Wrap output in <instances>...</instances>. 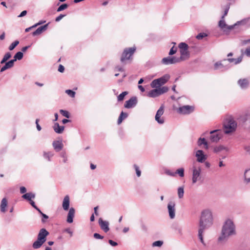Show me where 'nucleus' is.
<instances>
[{
    "mask_svg": "<svg viewBox=\"0 0 250 250\" xmlns=\"http://www.w3.org/2000/svg\"><path fill=\"white\" fill-rule=\"evenodd\" d=\"M11 57V54L10 52H7L4 56L3 59L0 62V63L2 64L5 62L9 59Z\"/></svg>",
    "mask_w": 250,
    "mask_h": 250,
    "instance_id": "obj_37",
    "label": "nucleus"
},
{
    "mask_svg": "<svg viewBox=\"0 0 250 250\" xmlns=\"http://www.w3.org/2000/svg\"><path fill=\"white\" fill-rule=\"evenodd\" d=\"M245 181L248 183L250 182V168L245 170L244 173Z\"/></svg>",
    "mask_w": 250,
    "mask_h": 250,
    "instance_id": "obj_34",
    "label": "nucleus"
},
{
    "mask_svg": "<svg viewBox=\"0 0 250 250\" xmlns=\"http://www.w3.org/2000/svg\"><path fill=\"white\" fill-rule=\"evenodd\" d=\"M162 63L165 65L174 64L180 62L179 58L175 57H167L162 59Z\"/></svg>",
    "mask_w": 250,
    "mask_h": 250,
    "instance_id": "obj_14",
    "label": "nucleus"
},
{
    "mask_svg": "<svg viewBox=\"0 0 250 250\" xmlns=\"http://www.w3.org/2000/svg\"><path fill=\"white\" fill-rule=\"evenodd\" d=\"M229 4H227L226 6V7H225V9L224 13L223 15L222 16V17H221L222 19H224L225 17L226 16H227V15L228 14V13L229 12Z\"/></svg>",
    "mask_w": 250,
    "mask_h": 250,
    "instance_id": "obj_48",
    "label": "nucleus"
},
{
    "mask_svg": "<svg viewBox=\"0 0 250 250\" xmlns=\"http://www.w3.org/2000/svg\"><path fill=\"white\" fill-rule=\"evenodd\" d=\"M195 156L196 158V161L198 163H203L207 159L208 156L206 155L202 150H198L195 153Z\"/></svg>",
    "mask_w": 250,
    "mask_h": 250,
    "instance_id": "obj_13",
    "label": "nucleus"
},
{
    "mask_svg": "<svg viewBox=\"0 0 250 250\" xmlns=\"http://www.w3.org/2000/svg\"><path fill=\"white\" fill-rule=\"evenodd\" d=\"M23 56V53L21 52H18L14 56V59H13L15 62L17 60H21L22 59Z\"/></svg>",
    "mask_w": 250,
    "mask_h": 250,
    "instance_id": "obj_36",
    "label": "nucleus"
},
{
    "mask_svg": "<svg viewBox=\"0 0 250 250\" xmlns=\"http://www.w3.org/2000/svg\"><path fill=\"white\" fill-rule=\"evenodd\" d=\"M7 204L8 202L7 199H6V198H3L1 201L0 206V210L1 212L3 213L6 212V208L7 206Z\"/></svg>",
    "mask_w": 250,
    "mask_h": 250,
    "instance_id": "obj_28",
    "label": "nucleus"
},
{
    "mask_svg": "<svg viewBox=\"0 0 250 250\" xmlns=\"http://www.w3.org/2000/svg\"><path fill=\"white\" fill-rule=\"evenodd\" d=\"M35 197V194L32 192L26 193L22 196V198L28 200V201H30L31 200H32V199H33Z\"/></svg>",
    "mask_w": 250,
    "mask_h": 250,
    "instance_id": "obj_32",
    "label": "nucleus"
},
{
    "mask_svg": "<svg viewBox=\"0 0 250 250\" xmlns=\"http://www.w3.org/2000/svg\"><path fill=\"white\" fill-rule=\"evenodd\" d=\"M248 21L249 19H244L240 21H238L233 25H228L226 23L224 19H221V20L219 21L218 25L224 32H229L233 29V28L236 25L246 24L248 22Z\"/></svg>",
    "mask_w": 250,
    "mask_h": 250,
    "instance_id": "obj_5",
    "label": "nucleus"
},
{
    "mask_svg": "<svg viewBox=\"0 0 250 250\" xmlns=\"http://www.w3.org/2000/svg\"><path fill=\"white\" fill-rule=\"evenodd\" d=\"M58 71L61 73L63 72L64 71V66L63 65H62V64H60L59 66V68H58Z\"/></svg>",
    "mask_w": 250,
    "mask_h": 250,
    "instance_id": "obj_57",
    "label": "nucleus"
},
{
    "mask_svg": "<svg viewBox=\"0 0 250 250\" xmlns=\"http://www.w3.org/2000/svg\"><path fill=\"white\" fill-rule=\"evenodd\" d=\"M108 243L111 245L112 246L115 247L117 246L118 244L116 242L113 241L112 240H109Z\"/></svg>",
    "mask_w": 250,
    "mask_h": 250,
    "instance_id": "obj_60",
    "label": "nucleus"
},
{
    "mask_svg": "<svg viewBox=\"0 0 250 250\" xmlns=\"http://www.w3.org/2000/svg\"><path fill=\"white\" fill-rule=\"evenodd\" d=\"M128 94V92L126 91L123 92L118 96V101H122L124 100L125 97Z\"/></svg>",
    "mask_w": 250,
    "mask_h": 250,
    "instance_id": "obj_41",
    "label": "nucleus"
},
{
    "mask_svg": "<svg viewBox=\"0 0 250 250\" xmlns=\"http://www.w3.org/2000/svg\"><path fill=\"white\" fill-rule=\"evenodd\" d=\"M49 232L45 229H40L37 237V240L33 244V248L35 249L40 248L46 240V236Z\"/></svg>",
    "mask_w": 250,
    "mask_h": 250,
    "instance_id": "obj_4",
    "label": "nucleus"
},
{
    "mask_svg": "<svg viewBox=\"0 0 250 250\" xmlns=\"http://www.w3.org/2000/svg\"><path fill=\"white\" fill-rule=\"evenodd\" d=\"M137 103V99L136 97H132L128 101H126L124 104V106L126 108H131L136 105Z\"/></svg>",
    "mask_w": 250,
    "mask_h": 250,
    "instance_id": "obj_17",
    "label": "nucleus"
},
{
    "mask_svg": "<svg viewBox=\"0 0 250 250\" xmlns=\"http://www.w3.org/2000/svg\"><path fill=\"white\" fill-rule=\"evenodd\" d=\"M99 224L102 229L105 232H107L109 230V223L107 221H104L102 218L99 219Z\"/></svg>",
    "mask_w": 250,
    "mask_h": 250,
    "instance_id": "obj_21",
    "label": "nucleus"
},
{
    "mask_svg": "<svg viewBox=\"0 0 250 250\" xmlns=\"http://www.w3.org/2000/svg\"><path fill=\"white\" fill-rule=\"evenodd\" d=\"M175 206L176 204L173 201H170L167 204V210L169 218L173 219L175 217Z\"/></svg>",
    "mask_w": 250,
    "mask_h": 250,
    "instance_id": "obj_12",
    "label": "nucleus"
},
{
    "mask_svg": "<svg viewBox=\"0 0 250 250\" xmlns=\"http://www.w3.org/2000/svg\"><path fill=\"white\" fill-rule=\"evenodd\" d=\"M65 93L68 94L70 97L74 98L76 95L75 92L70 90L67 89L65 90Z\"/></svg>",
    "mask_w": 250,
    "mask_h": 250,
    "instance_id": "obj_46",
    "label": "nucleus"
},
{
    "mask_svg": "<svg viewBox=\"0 0 250 250\" xmlns=\"http://www.w3.org/2000/svg\"><path fill=\"white\" fill-rule=\"evenodd\" d=\"M181 57L179 58L180 61L181 60H184L189 58V53L188 50H180Z\"/></svg>",
    "mask_w": 250,
    "mask_h": 250,
    "instance_id": "obj_29",
    "label": "nucleus"
},
{
    "mask_svg": "<svg viewBox=\"0 0 250 250\" xmlns=\"http://www.w3.org/2000/svg\"><path fill=\"white\" fill-rule=\"evenodd\" d=\"M236 234L235 226L233 221L229 219L223 224L220 235L218 238V242L223 244L226 242L229 238Z\"/></svg>",
    "mask_w": 250,
    "mask_h": 250,
    "instance_id": "obj_2",
    "label": "nucleus"
},
{
    "mask_svg": "<svg viewBox=\"0 0 250 250\" xmlns=\"http://www.w3.org/2000/svg\"><path fill=\"white\" fill-rule=\"evenodd\" d=\"M15 61L13 60H11L8 62H5V65L9 69L12 67L14 66V63Z\"/></svg>",
    "mask_w": 250,
    "mask_h": 250,
    "instance_id": "obj_45",
    "label": "nucleus"
},
{
    "mask_svg": "<svg viewBox=\"0 0 250 250\" xmlns=\"http://www.w3.org/2000/svg\"><path fill=\"white\" fill-rule=\"evenodd\" d=\"M53 129L56 133L58 134H61L63 132L64 130V126H61L59 125V123H56L54 124Z\"/></svg>",
    "mask_w": 250,
    "mask_h": 250,
    "instance_id": "obj_27",
    "label": "nucleus"
},
{
    "mask_svg": "<svg viewBox=\"0 0 250 250\" xmlns=\"http://www.w3.org/2000/svg\"><path fill=\"white\" fill-rule=\"evenodd\" d=\"M201 168L200 167H193L192 177V182L193 184H195L201 179Z\"/></svg>",
    "mask_w": 250,
    "mask_h": 250,
    "instance_id": "obj_10",
    "label": "nucleus"
},
{
    "mask_svg": "<svg viewBox=\"0 0 250 250\" xmlns=\"http://www.w3.org/2000/svg\"><path fill=\"white\" fill-rule=\"evenodd\" d=\"M134 167L135 169L136 175L137 177H140L141 175V171L140 170L139 167L136 165H134Z\"/></svg>",
    "mask_w": 250,
    "mask_h": 250,
    "instance_id": "obj_47",
    "label": "nucleus"
},
{
    "mask_svg": "<svg viewBox=\"0 0 250 250\" xmlns=\"http://www.w3.org/2000/svg\"><path fill=\"white\" fill-rule=\"evenodd\" d=\"M39 121V119H36V127H37V130L38 131H40L42 129V127L39 125V124H38Z\"/></svg>",
    "mask_w": 250,
    "mask_h": 250,
    "instance_id": "obj_59",
    "label": "nucleus"
},
{
    "mask_svg": "<svg viewBox=\"0 0 250 250\" xmlns=\"http://www.w3.org/2000/svg\"><path fill=\"white\" fill-rule=\"evenodd\" d=\"M204 163H205V165L206 167L209 168L210 167V164L208 162H207V161H205Z\"/></svg>",
    "mask_w": 250,
    "mask_h": 250,
    "instance_id": "obj_63",
    "label": "nucleus"
},
{
    "mask_svg": "<svg viewBox=\"0 0 250 250\" xmlns=\"http://www.w3.org/2000/svg\"><path fill=\"white\" fill-rule=\"evenodd\" d=\"M169 78V75L166 74L160 78L153 80L150 83V85L152 88L161 87V86L165 84Z\"/></svg>",
    "mask_w": 250,
    "mask_h": 250,
    "instance_id": "obj_7",
    "label": "nucleus"
},
{
    "mask_svg": "<svg viewBox=\"0 0 250 250\" xmlns=\"http://www.w3.org/2000/svg\"><path fill=\"white\" fill-rule=\"evenodd\" d=\"M245 54L247 56L250 57V47L246 49Z\"/></svg>",
    "mask_w": 250,
    "mask_h": 250,
    "instance_id": "obj_62",
    "label": "nucleus"
},
{
    "mask_svg": "<svg viewBox=\"0 0 250 250\" xmlns=\"http://www.w3.org/2000/svg\"><path fill=\"white\" fill-rule=\"evenodd\" d=\"M237 83L239 86L242 89H247L250 85L248 79L246 78L239 79L237 82Z\"/></svg>",
    "mask_w": 250,
    "mask_h": 250,
    "instance_id": "obj_19",
    "label": "nucleus"
},
{
    "mask_svg": "<svg viewBox=\"0 0 250 250\" xmlns=\"http://www.w3.org/2000/svg\"><path fill=\"white\" fill-rule=\"evenodd\" d=\"M48 24H46L43 26H40L34 32H33V36H37L42 33V31L46 30Z\"/></svg>",
    "mask_w": 250,
    "mask_h": 250,
    "instance_id": "obj_26",
    "label": "nucleus"
},
{
    "mask_svg": "<svg viewBox=\"0 0 250 250\" xmlns=\"http://www.w3.org/2000/svg\"><path fill=\"white\" fill-rule=\"evenodd\" d=\"M245 149L247 152H248L249 154H250V146H246L245 147Z\"/></svg>",
    "mask_w": 250,
    "mask_h": 250,
    "instance_id": "obj_64",
    "label": "nucleus"
},
{
    "mask_svg": "<svg viewBox=\"0 0 250 250\" xmlns=\"http://www.w3.org/2000/svg\"><path fill=\"white\" fill-rule=\"evenodd\" d=\"M115 71H120V72H124V69L122 66L118 65V66H116Z\"/></svg>",
    "mask_w": 250,
    "mask_h": 250,
    "instance_id": "obj_55",
    "label": "nucleus"
},
{
    "mask_svg": "<svg viewBox=\"0 0 250 250\" xmlns=\"http://www.w3.org/2000/svg\"><path fill=\"white\" fill-rule=\"evenodd\" d=\"M52 146L56 152L60 151L63 147L62 140L54 141L52 143Z\"/></svg>",
    "mask_w": 250,
    "mask_h": 250,
    "instance_id": "obj_16",
    "label": "nucleus"
},
{
    "mask_svg": "<svg viewBox=\"0 0 250 250\" xmlns=\"http://www.w3.org/2000/svg\"><path fill=\"white\" fill-rule=\"evenodd\" d=\"M19 42L18 41H14L9 46V49L10 50H13L19 44Z\"/></svg>",
    "mask_w": 250,
    "mask_h": 250,
    "instance_id": "obj_42",
    "label": "nucleus"
},
{
    "mask_svg": "<svg viewBox=\"0 0 250 250\" xmlns=\"http://www.w3.org/2000/svg\"><path fill=\"white\" fill-rule=\"evenodd\" d=\"M164 107L162 105L157 110L155 117V120L159 124H163L164 123V119L163 118H161V116L164 114Z\"/></svg>",
    "mask_w": 250,
    "mask_h": 250,
    "instance_id": "obj_15",
    "label": "nucleus"
},
{
    "mask_svg": "<svg viewBox=\"0 0 250 250\" xmlns=\"http://www.w3.org/2000/svg\"><path fill=\"white\" fill-rule=\"evenodd\" d=\"M177 51V48L176 47H174V46H173L172 47H171V48L170 49V51L169 52V53L168 54L169 55H172L173 54H174Z\"/></svg>",
    "mask_w": 250,
    "mask_h": 250,
    "instance_id": "obj_51",
    "label": "nucleus"
},
{
    "mask_svg": "<svg viewBox=\"0 0 250 250\" xmlns=\"http://www.w3.org/2000/svg\"><path fill=\"white\" fill-rule=\"evenodd\" d=\"M242 60V58L241 57H239V58L237 59H234V58H229L228 59H224L223 60L224 62H227V61H228L230 63L233 62L235 64H237L241 62Z\"/></svg>",
    "mask_w": 250,
    "mask_h": 250,
    "instance_id": "obj_30",
    "label": "nucleus"
},
{
    "mask_svg": "<svg viewBox=\"0 0 250 250\" xmlns=\"http://www.w3.org/2000/svg\"><path fill=\"white\" fill-rule=\"evenodd\" d=\"M41 214L43 217V218L42 220V222H43V223L45 222V219H47L48 218V216L47 215L44 214L43 213H42V214Z\"/></svg>",
    "mask_w": 250,
    "mask_h": 250,
    "instance_id": "obj_56",
    "label": "nucleus"
},
{
    "mask_svg": "<svg viewBox=\"0 0 250 250\" xmlns=\"http://www.w3.org/2000/svg\"><path fill=\"white\" fill-rule=\"evenodd\" d=\"M175 174H178L181 177L184 176V169L183 168H180L176 170L175 172Z\"/></svg>",
    "mask_w": 250,
    "mask_h": 250,
    "instance_id": "obj_40",
    "label": "nucleus"
},
{
    "mask_svg": "<svg viewBox=\"0 0 250 250\" xmlns=\"http://www.w3.org/2000/svg\"><path fill=\"white\" fill-rule=\"evenodd\" d=\"M226 62H217L214 64V69L216 70H221L222 71L228 69L229 66L226 64Z\"/></svg>",
    "mask_w": 250,
    "mask_h": 250,
    "instance_id": "obj_20",
    "label": "nucleus"
},
{
    "mask_svg": "<svg viewBox=\"0 0 250 250\" xmlns=\"http://www.w3.org/2000/svg\"><path fill=\"white\" fill-rule=\"evenodd\" d=\"M207 36V34H206L205 33H200L196 36V38L198 40H201L203 38L206 37Z\"/></svg>",
    "mask_w": 250,
    "mask_h": 250,
    "instance_id": "obj_49",
    "label": "nucleus"
},
{
    "mask_svg": "<svg viewBox=\"0 0 250 250\" xmlns=\"http://www.w3.org/2000/svg\"><path fill=\"white\" fill-rule=\"evenodd\" d=\"M93 236L95 239H102L104 238L103 236L97 233H95L93 235Z\"/></svg>",
    "mask_w": 250,
    "mask_h": 250,
    "instance_id": "obj_53",
    "label": "nucleus"
},
{
    "mask_svg": "<svg viewBox=\"0 0 250 250\" xmlns=\"http://www.w3.org/2000/svg\"><path fill=\"white\" fill-rule=\"evenodd\" d=\"M27 190L26 188L24 187H21L20 188V193L21 194H23L26 193Z\"/></svg>",
    "mask_w": 250,
    "mask_h": 250,
    "instance_id": "obj_58",
    "label": "nucleus"
},
{
    "mask_svg": "<svg viewBox=\"0 0 250 250\" xmlns=\"http://www.w3.org/2000/svg\"><path fill=\"white\" fill-rule=\"evenodd\" d=\"M60 113L64 117L69 118L70 117L69 113L63 109L60 110Z\"/></svg>",
    "mask_w": 250,
    "mask_h": 250,
    "instance_id": "obj_43",
    "label": "nucleus"
},
{
    "mask_svg": "<svg viewBox=\"0 0 250 250\" xmlns=\"http://www.w3.org/2000/svg\"><path fill=\"white\" fill-rule=\"evenodd\" d=\"M26 14L27 11L26 10H24L21 13V14L18 16V17H22L26 15Z\"/></svg>",
    "mask_w": 250,
    "mask_h": 250,
    "instance_id": "obj_61",
    "label": "nucleus"
},
{
    "mask_svg": "<svg viewBox=\"0 0 250 250\" xmlns=\"http://www.w3.org/2000/svg\"><path fill=\"white\" fill-rule=\"evenodd\" d=\"M224 132L226 134H229L234 132L237 127V123L233 117L229 116L227 117L224 123Z\"/></svg>",
    "mask_w": 250,
    "mask_h": 250,
    "instance_id": "obj_3",
    "label": "nucleus"
},
{
    "mask_svg": "<svg viewBox=\"0 0 250 250\" xmlns=\"http://www.w3.org/2000/svg\"><path fill=\"white\" fill-rule=\"evenodd\" d=\"M224 150H225L226 151H228V149L227 147H226L225 146H222V145L216 146L214 147L213 148V152L216 153H218L221 152Z\"/></svg>",
    "mask_w": 250,
    "mask_h": 250,
    "instance_id": "obj_31",
    "label": "nucleus"
},
{
    "mask_svg": "<svg viewBox=\"0 0 250 250\" xmlns=\"http://www.w3.org/2000/svg\"><path fill=\"white\" fill-rule=\"evenodd\" d=\"M165 173L169 176H175V172H171L170 170L167 169L165 171Z\"/></svg>",
    "mask_w": 250,
    "mask_h": 250,
    "instance_id": "obj_52",
    "label": "nucleus"
},
{
    "mask_svg": "<svg viewBox=\"0 0 250 250\" xmlns=\"http://www.w3.org/2000/svg\"><path fill=\"white\" fill-rule=\"evenodd\" d=\"M238 120L242 123L249 121L250 123V107L239 117Z\"/></svg>",
    "mask_w": 250,
    "mask_h": 250,
    "instance_id": "obj_18",
    "label": "nucleus"
},
{
    "mask_svg": "<svg viewBox=\"0 0 250 250\" xmlns=\"http://www.w3.org/2000/svg\"><path fill=\"white\" fill-rule=\"evenodd\" d=\"M179 48H180V50H188V46L185 42H181L178 45Z\"/></svg>",
    "mask_w": 250,
    "mask_h": 250,
    "instance_id": "obj_38",
    "label": "nucleus"
},
{
    "mask_svg": "<svg viewBox=\"0 0 250 250\" xmlns=\"http://www.w3.org/2000/svg\"><path fill=\"white\" fill-rule=\"evenodd\" d=\"M168 90V88L167 86L156 88L155 89L150 91L147 95L149 97L155 98L166 93Z\"/></svg>",
    "mask_w": 250,
    "mask_h": 250,
    "instance_id": "obj_8",
    "label": "nucleus"
},
{
    "mask_svg": "<svg viewBox=\"0 0 250 250\" xmlns=\"http://www.w3.org/2000/svg\"><path fill=\"white\" fill-rule=\"evenodd\" d=\"M213 224V217L211 211L205 209L202 212L199 221V229L198 230V237L201 242L204 245L205 244L203 240V233L204 230L208 229Z\"/></svg>",
    "mask_w": 250,
    "mask_h": 250,
    "instance_id": "obj_1",
    "label": "nucleus"
},
{
    "mask_svg": "<svg viewBox=\"0 0 250 250\" xmlns=\"http://www.w3.org/2000/svg\"><path fill=\"white\" fill-rule=\"evenodd\" d=\"M197 145L199 146L204 145V148L206 149H208V143L204 138H199L197 141Z\"/></svg>",
    "mask_w": 250,
    "mask_h": 250,
    "instance_id": "obj_24",
    "label": "nucleus"
},
{
    "mask_svg": "<svg viewBox=\"0 0 250 250\" xmlns=\"http://www.w3.org/2000/svg\"><path fill=\"white\" fill-rule=\"evenodd\" d=\"M70 205V198L68 195H66L63 200L62 207L64 210H68Z\"/></svg>",
    "mask_w": 250,
    "mask_h": 250,
    "instance_id": "obj_23",
    "label": "nucleus"
},
{
    "mask_svg": "<svg viewBox=\"0 0 250 250\" xmlns=\"http://www.w3.org/2000/svg\"><path fill=\"white\" fill-rule=\"evenodd\" d=\"M65 16V15L60 14L59 16L56 18L55 21L56 22H58L60 21Z\"/></svg>",
    "mask_w": 250,
    "mask_h": 250,
    "instance_id": "obj_54",
    "label": "nucleus"
},
{
    "mask_svg": "<svg viewBox=\"0 0 250 250\" xmlns=\"http://www.w3.org/2000/svg\"><path fill=\"white\" fill-rule=\"evenodd\" d=\"M68 6V5L66 3L62 4L57 9V12H60L62 11L65 9H66Z\"/></svg>",
    "mask_w": 250,
    "mask_h": 250,
    "instance_id": "obj_44",
    "label": "nucleus"
},
{
    "mask_svg": "<svg viewBox=\"0 0 250 250\" xmlns=\"http://www.w3.org/2000/svg\"><path fill=\"white\" fill-rule=\"evenodd\" d=\"M194 106L187 105L179 107L177 109V111L179 114L186 115L192 113L194 111Z\"/></svg>",
    "mask_w": 250,
    "mask_h": 250,
    "instance_id": "obj_11",
    "label": "nucleus"
},
{
    "mask_svg": "<svg viewBox=\"0 0 250 250\" xmlns=\"http://www.w3.org/2000/svg\"><path fill=\"white\" fill-rule=\"evenodd\" d=\"M60 156L62 158V162L66 163L68 162V157L65 151H63L60 153Z\"/></svg>",
    "mask_w": 250,
    "mask_h": 250,
    "instance_id": "obj_35",
    "label": "nucleus"
},
{
    "mask_svg": "<svg viewBox=\"0 0 250 250\" xmlns=\"http://www.w3.org/2000/svg\"><path fill=\"white\" fill-rule=\"evenodd\" d=\"M136 50L135 47L125 48L121 57V62L123 64H126L127 61H131L132 56Z\"/></svg>",
    "mask_w": 250,
    "mask_h": 250,
    "instance_id": "obj_6",
    "label": "nucleus"
},
{
    "mask_svg": "<svg viewBox=\"0 0 250 250\" xmlns=\"http://www.w3.org/2000/svg\"><path fill=\"white\" fill-rule=\"evenodd\" d=\"M184 187H179L178 188V197L181 199L184 196Z\"/></svg>",
    "mask_w": 250,
    "mask_h": 250,
    "instance_id": "obj_39",
    "label": "nucleus"
},
{
    "mask_svg": "<svg viewBox=\"0 0 250 250\" xmlns=\"http://www.w3.org/2000/svg\"><path fill=\"white\" fill-rule=\"evenodd\" d=\"M54 156V153L53 151H43V157L48 162L52 160V158Z\"/></svg>",
    "mask_w": 250,
    "mask_h": 250,
    "instance_id": "obj_25",
    "label": "nucleus"
},
{
    "mask_svg": "<svg viewBox=\"0 0 250 250\" xmlns=\"http://www.w3.org/2000/svg\"><path fill=\"white\" fill-rule=\"evenodd\" d=\"M128 116V114L126 113H125L122 111L118 120V124H120L123 120L126 118Z\"/></svg>",
    "mask_w": 250,
    "mask_h": 250,
    "instance_id": "obj_33",
    "label": "nucleus"
},
{
    "mask_svg": "<svg viewBox=\"0 0 250 250\" xmlns=\"http://www.w3.org/2000/svg\"><path fill=\"white\" fill-rule=\"evenodd\" d=\"M210 140L211 142H218L223 136V131L220 129L214 130L210 131Z\"/></svg>",
    "mask_w": 250,
    "mask_h": 250,
    "instance_id": "obj_9",
    "label": "nucleus"
},
{
    "mask_svg": "<svg viewBox=\"0 0 250 250\" xmlns=\"http://www.w3.org/2000/svg\"><path fill=\"white\" fill-rule=\"evenodd\" d=\"M75 210L73 208H71L68 211L67 217V222L68 223H71L73 221V218L75 215Z\"/></svg>",
    "mask_w": 250,
    "mask_h": 250,
    "instance_id": "obj_22",
    "label": "nucleus"
},
{
    "mask_svg": "<svg viewBox=\"0 0 250 250\" xmlns=\"http://www.w3.org/2000/svg\"><path fill=\"white\" fill-rule=\"evenodd\" d=\"M163 244V241H156L153 243L152 246L153 247H161Z\"/></svg>",
    "mask_w": 250,
    "mask_h": 250,
    "instance_id": "obj_50",
    "label": "nucleus"
}]
</instances>
